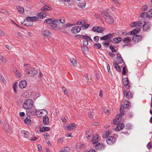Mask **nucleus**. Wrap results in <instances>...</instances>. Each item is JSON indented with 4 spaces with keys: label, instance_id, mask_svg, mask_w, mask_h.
<instances>
[{
    "label": "nucleus",
    "instance_id": "nucleus-10",
    "mask_svg": "<svg viewBox=\"0 0 152 152\" xmlns=\"http://www.w3.org/2000/svg\"><path fill=\"white\" fill-rule=\"evenodd\" d=\"M81 30V27L78 26L73 27L71 29V31L73 33L76 34L79 32Z\"/></svg>",
    "mask_w": 152,
    "mask_h": 152
},
{
    "label": "nucleus",
    "instance_id": "nucleus-31",
    "mask_svg": "<svg viewBox=\"0 0 152 152\" xmlns=\"http://www.w3.org/2000/svg\"><path fill=\"white\" fill-rule=\"evenodd\" d=\"M113 65L114 66V67L116 69L117 71L118 72H120L121 71L120 68L117 63H113Z\"/></svg>",
    "mask_w": 152,
    "mask_h": 152
},
{
    "label": "nucleus",
    "instance_id": "nucleus-5",
    "mask_svg": "<svg viewBox=\"0 0 152 152\" xmlns=\"http://www.w3.org/2000/svg\"><path fill=\"white\" fill-rule=\"evenodd\" d=\"M92 31L97 33H101L104 31V29L100 26H94L92 28Z\"/></svg>",
    "mask_w": 152,
    "mask_h": 152
},
{
    "label": "nucleus",
    "instance_id": "nucleus-52",
    "mask_svg": "<svg viewBox=\"0 0 152 152\" xmlns=\"http://www.w3.org/2000/svg\"><path fill=\"white\" fill-rule=\"evenodd\" d=\"M148 7L147 5H145L142 7V9L143 11H145L147 10Z\"/></svg>",
    "mask_w": 152,
    "mask_h": 152
},
{
    "label": "nucleus",
    "instance_id": "nucleus-16",
    "mask_svg": "<svg viewBox=\"0 0 152 152\" xmlns=\"http://www.w3.org/2000/svg\"><path fill=\"white\" fill-rule=\"evenodd\" d=\"M21 133L22 135L24 138L27 139L29 138V133L28 132L25 130H22L21 131Z\"/></svg>",
    "mask_w": 152,
    "mask_h": 152
},
{
    "label": "nucleus",
    "instance_id": "nucleus-26",
    "mask_svg": "<svg viewBox=\"0 0 152 152\" xmlns=\"http://www.w3.org/2000/svg\"><path fill=\"white\" fill-rule=\"evenodd\" d=\"M43 121L45 124H48L49 123V119L48 117L46 115L45 116V117L43 118Z\"/></svg>",
    "mask_w": 152,
    "mask_h": 152
},
{
    "label": "nucleus",
    "instance_id": "nucleus-18",
    "mask_svg": "<svg viewBox=\"0 0 152 152\" xmlns=\"http://www.w3.org/2000/svg\"><path fill=\"white\" fill-rule=\"evenodd\" d=\"M151 15H150V14H148V12H143L141 13L140 15V16L143 18H148L151 17Z\"/></svg>",
    "mask_w": 152,
    "mask_h": 152
},
{
    "label": "nucleus",
    "instance_id": "nucleus-21",
    "mask_svg": "<svg viewBox=\"0 0 152 152\" xmlns=\"http://www.w3.org/2000/svg\"><path fill=\"white\" fill-rule=\"evenodd\" d=\"M50 128L48 127L43 126L40 128L39 131L41 132H43L45 131H49L50 130Z\"/></svg>",
    "mask_w": 152,
    "mask_h": 152
},
{
    "label": "nucleus",
    "instance_id": "nucleus-8",
    "mask_svg": "<svg viewBox=\"0 0 152 152\" xmlns=\"http://www.w3.org/2000/svg\"><path fill=\"white\" fill-rule=\"evenodd\" d=\"M142 39V37L140 35H135L133 36L132 40L133 41L138 42L140 41Z\"/></svg>",
    "mask_w": 152,
    "mask_h": 152
},
{
    "label": "nucleus",
    "instance_id": "nucleus-27",
    "mask_svg": "<svg viewBox=\"0 0 152 152\" xmlns=\"http://www.w3.org/2000/svg\"><path fill=\"white\" fill-rule=\"evenodd\" d=\"M123 85L124 86H126L129 84V79L127 78L126 77L123 79Z\"/></svg>",
    "mask_w": 152,
    "mask_h": 152
},
{
    "label": "nucleus",
    "instance_id": "nucleus-14",
    "mask_svg": "<svg viewBox=\"0 0 152 152\" xmlns=\"http://www.w3.org/2000/svg\"><path fill=\"white\" fill-rule=\"evenodd\" d=\"M116 59L117 61H116L118 64H121L124 61V60L121 57V54L119 53L117 54Z\"/></svg>",
    "mask_w": 152,
    "mask_h": 152
},
{
    "label": "nucleus",
    "instance_id": "nucleus-11",
    "mask_svg": "<svg viewBox=\"0 0 152 152\" xmlns=\"http://www.w3.org/2000/svg\"><path fill=\"white\" fill-rule=\"evenodd\" d=\"M96 149L101 151L104 149L105 145L102 143H98L95 146Z\"/></svg>",
    "mask_w": 152,
    "mask_h": 152
},
{
    "label": "nucleus",
    "instance_id": "nucleus-30",
    "mask_svg": "<svg viewBox=\"0 0 152 152\" xmlns=\"http://www.w3.org/2000/svg\"><path fill=\"white\" fill-rule=\"evenodd\" d=\"M18 10L21 13H23L24 12V9L23 7L20 6H16Z\"/></svg>",
    "mask_w": 152,
    "mask_h": 152
},
{
    "label": "nucleus",
    "instance_id": "nucleus-13",
    "mask_svg": "<svg viewBox=\"0 0 152 152\" xmlns=\"http://www.w3.org/2000/svg\"><path fill=\"white\" fill-rule=\"evenodd\" d=\"M27 85L26 81L24 80L20 81L19 83V86L21 88H25Z\"/></svg>",
    "mask_w": 152,
    "mask_h": 152
},
{
    "label": "nucleus",
    "instance_id": "nucleus-48",
    "mask_svg": "<svg viewBox=\"0 0 152 152\" xmlns=\"http://www.w3.org/2000/svg\"><path fill=\"white\" fill-rule=\"evenodd\" d=\"M147 148L148 149H150L152 147V146L151 145V143L150 142H149L148 143L147 145Z\"/></svg>",
    "mask_w": 152,
    "mask_h": 152
},
{
    "label": "nucleus",
    "instance_id": "nucleus-62",
    "mask_svg": "<svg viewBox=\"0 0 152 152\" xmlns=\"http://www.w3.org/2000/svg\"><path fill=\"white\" fill-rule=\"evenodd\" d=\"M109 55L110 56H111L112 58H114L115 56V54L111 52H109Z\"/></svg>",
    "mask_w": 152,
    "mask_h": 152
},
{
    "label": "nucleus",
    "instance_id": "nucleus-49",
    "mask_svg": "<svg viewBox=\"0 0 152 152\" xmlns=\"http://www.w3.org/2000/svg\"><path fill=\"white\" fill-rule=\"evenodd\" d=\"M94 40L96 42H97L99 39V37L98 36H96L94 37Z\"/></svg>",
    "mask_w": 152,
    "mask_h": 152
},
{
    "label": "nucleus",
    "instance_id": "nucleus-44",
    "mask_svg": "<svg viewBox=\"0 0 152 152\" xmlns=\"http://www.w3.org/2000/svg\"><path fill=\"white\" fill-rule=\"evenodd\" d=\"M109 47L111 49L113 52H115L116 51V50L114 48V47L112 45H110Z\"/></svg>",
    "mask_w": 152,
    "mask_h": 152
},
{
    "label": "nucleus",
    "instance_id": "nucleus-2",
    "mask_svg": "<svg viewBox=\"0 0 152 152\" xmlns=\"http://www.w3.org/2000/svg\"><path fill=\"white\" fill-rule=\"evenodd\" d=\"M102 16L105 19L106 22L109 23H112L113 22V20L110 14L106 12H102Z\"/></svg>",
    "mask_w": 152,
    "mask_h": 152
},
{
    "label": "nucleus",
    "instance_id": "nucleus-34",
    "mask_svg": "<svg viewBox=\"0 0 152 152\" xmlns=\"http://www.w3.org/2000/svg\"><path fill=\"white\" fill-rule=\"evenodd\" d=\"M50 25L52 27L54 28H56L57 27V25L56 24L54 20H52V22H51Z\"/></svg>",
    "mask_w": 152,
    "mask_h": 152
},
{
    "label": "nucleus",
    "instance_id": "nucleus-58",
    "mask_svg": "<svg viewBox=\"0 0 152 152\" xmlns=\"http://www.w3.org/2000/svg\"><path fill=\"white\" fill-rule=\"evenodd\" d=\"M86 23L84 21H80V25L81 26V27L83 28V27L84 26V25L86 24Z\"/></svg>",
    "mask_w": 152,
    "mask_h": 152
},
{
    "label": "nucleus",
    "instance_id": "nucleus-19",
    "mask_svg": "<svg viewBox=\"0 0 152 152\" xmlns=\"http://www.w3.org/2000/svg\"><path fill=\"white\" fill-rule=\"evenodd\" d=\"M124 127V125L123 124L120 123L118 124L117 127L115 129V130L116 131H118L121 130Z\"/></svg>",
    "mask_w": 152,
    "mask_h": 152
},
{
    "label": "nucleus",
    "instance_id": "nucleus-7",
    "mask_svg": "<svg viewBox=\"0 0 152 152\" xmlns=\"http://www.w3.org/2000/svg\"><path fill=\"white\" fill-rule=\"evenodd\" d=\"M124 94L127 99L132 98L133 95V94L130 91H128L127 90L124 91Z\"/></svg>",
    "mask_w": 152,
    "mask_h": 152
},
{
    "label": "nucleus",
    "instance_id": "nucleus-33",
    "mask_svg": "<svg viewBox=\"0 0 152 152\" xmlns=\"http://www.w3.org/2000/svg\"><path fill=\"white\" fill-rule=\"evenodd\" d=\"M38 15L40 18H43L46 17V15L44 12L39 13Z\"/></svg>",
    "mask_w": 152,
    "mask_h": 152
},
{
    "label": "nucleus",
    "instance_id": "nucleus-47",
    "mask_svg": "<svg viewBox=\"0 0 152 152\" xmlns=\"http://www.w3.org/2000/svg\"><path fill=\"white\" fill-rule=\"evenodd\" d=\"M81 36L82 38L85 39L86 40V41L87 40L88 36L84 35H81Z\"/></svg>",
    "mask_w": 152,
    "mask_h": 152
},
{
    "label": "nucleus",
    "instance_id": "nucleus-46",
    "mask_svg": "<svg viewBox=\"0 0 152 152\" xmlns=\"http://www.w3.org/2000/svg\"><path fill=\"white\" fill-rule=\"evenodd\" d=\"M93 112H90L88 114V116L90 118L92 119L93 118Z\"/></svg>",
    "mask_w": 152,
    "mask_h": 152
},
{
    "label": "nucleus",
    "instance_id": "nucleus-17",
    "mask_svg": "<svg viewBox=\"0 0 152 152\" xmlns=\"http://www.w3.org/2000/svg\"><path fill=\"white\" fill-rule=\"evenodd\" d=\"M142 24V22L140 21L137 22H134L133 23L132 25H131V26L132 27H137V26L141 27Z\"/></svg>",
    "mask_w": 152,
    "mask_h": 152
},
{
    "label": "nucleus",
    "instance_id": "nucleus-42",
    "mask_svg": "<svg viewBox=\"0 0 152 152\" xmlns=\"http://www.w3.org/2000/svg\"><path fill=\"white\" fill-rule=\"evenodd\" d=\"M121 118L120 115L117 118H116L113 121L114 124H116L119 122V118Z\"/></svg>",
    "mask_w": 152,
    "mask_h": 152
},
{
    "label": "nucleus",
    "instance_id": "nucleus-45",
    "mask_svg": "<svg viewBox=\"0 0 152 152\" xmlns=\"http://www.w3.org/2000/svg\"><path fill=\"white\" fill-rule=\"evenodd\" d=\"M126 66H124L122 69V74L123 75H125L126 73Z\"/></svg>",
    "mask_w": 152,
    "mask_h": 152
},
{
    "label": "nucleus",
    "instance_id": "nucleus-24",
    "mask_svg": "<svg viewBox=\"0 0 152 152\" xmlns=\"http://www.w3.org/2000/svg\"><path fill=\"white\" fill-rule=\"evenodd\" d=\"M41 10L42 11H45L47 10H51V8L48 5H45L42 7Z\"/></svg>",
    "mask_w": 152,
    "mask_h": 152
},
{
    "label": "nucleus",
    "instance_id": "nucleus-12",
    "mask_svg": "<svg viewBox=\"0 0 152 152\" xmlns=\"http://www.w3.org/2000/svg\"><path fill=\"white\" fill-rule=\"evenodd\" d=\"M76 126V125L74 123H70L68 126H66L65 128L68 130L74 129Z\"/></svg>",
    "mask_w": 152,
    "mask_h": 152
},
{
    "label": "nucleus",
    "instance_id": "nucleus-35",
    "mask_svg": "<svg viewBox=\"0 0 152 152\" xmlns=\"http://www.w3.org/2000/svg\"><path fill=\"white\" fill-rule=\"evenodd\" d=\"M24 121L27 124H30L31 120L30 119L29 117H27L24 120Z\"/></svg>",
    "mask_w": 152,
    "mask_h": 152
},
{
    "label": "nucleus",
    "instance_id": "nucleus-59",
    "mask_svg": "<svg viewBox=\"0 0 152 152\" xmlns=\"http://www.w3.org/2000/svg\"><path fill=\"white\" fill-rule=\"evenodd\" d=\"M102 44L103 45H106L107 46H108L110 45L109 42H103Z\"/></svg>",
    "mask_w": 152,
    "mask_h": 152
},
{
    "label": "nucleus",
    "instance_id": "nucleus-60",
    "mask_svg": "<svg viewBox=\"0 0 152 152\" xmlns=\"http://www.w3.org/2000/svg\"><path fill=\"white\" fill-rule=\"evenodd\" d=\"M9 128V127L7 126L6 125H5L4 128V130L7 131H10V129Z\"/></svg>",
    "mask_w": 152,
    "mask_h": 152
},
{
    "label": "nucleus",
    "instance_id": "nucleus-37",
    "mask_svg": "<svg viewBox=\"0 0 152 152\" xmlns=\"http://www.w3.org/2000/svg\"><path fill=\"white\" fill-rule=\"evenodd\" d=\"M52 20H51V19H48L44 21V23L45 24H49L50 25L51 22H52Z\"/></svg>",
    "mask_w": 152,
    "mask_h": 152
},
{
    "label": "nucleus",
    "instance_id": "nucleus-20",
    "mask_svg": "<svg viewBox=\"0 0 152 152\" xmlns=\"http://www.w3.org/2000/svg\"><path fill=\"white\" fill-rule=\"evenodd\" d=\"M121 40V38L120 37H118L113 39V42L114 44H118L120 42Z\"/></svg>",
    "mask_w": 152,
    "mask_h": 152
},
{
    "label": "nucleus",
    "instance_id": "nucleus-64",
    "mask_svg": "<svg viewBox=\"0 0 152 152\" xmlns=\"http://www.w3.org/2000/svg\"><path fill=\"white\" fill-rule=\"evenodd\" d=\"M148 14H150V15H151V17H152V9L150 10L148 12Z\"/></svg>",
    "mask_w": 152,
    "mask_h": 152
},
{
    "label": "nucleus",
    "instance_id": "nucleus-50",
    "mask_svg": "<svg viewBox=\"0 0 152 152\" xmlns=\"http://www.w3.org/2000/svg\"><path fill=\"white\" fill-rule=\"evenodd\" d=\"M0 79L1 80V81L4 83H5V80L3 76H1L0 77Z\"/></svg>",
    "mask_w": 152,
    "mask_h": 152
},
{
    "label": "nucleus",
    "instance_id": "nucleus-3",
    "mask_svg": "<svg viewBox=\"0 0 152 152\" xmlns=\"http://www.w3.org/2000/svg\"><path fill=\"white\" fill-rule=\"evenodd\" d=\"M35 114L38 117L46 116L48 114L47 111L45 110L42 109L39 110H36Z\"/></svg>",
    "mask_w": 152,
    "mask_h": 152
},
{
    "label": "nucleus",
    "instance_id": "nucleus-29",
    "mask_svg": "<svg viewBox=\"0 0 152 152\" xmlns=\"http://www.w3.org/2000/svg\"><path fill=\"white\" fill-rule=\"evenodd\" d=\"M131 38L129 37H126L123 39H122L123 42L125 43L131 42Z\"/></svg>",
    "mask_w": 152,
    "mask_h": 152
},
{
    "label": "nucleus",
    "instance_id": "nucleus-41",
    "mask_svg": "<svg viewBox=\"0 0 152 152\" xmlns=\"http://www.w3.org/2000/svg\"><path fill=\"white\" fill-rule=\"evenodd\" d=\"M69 148L68 147H66L63 149L61 150L60 152H69Z\"/></svg>",
    "mask_w": 152,
    "mask_h": 152
},
{
    "label": "nucleus",
    "instance_id": "nucleus-54",
    "mask_svg": "<svg viewBox=\"0 0 152 152\" xmlns=\"http://www.w3.org/2000/svg\"><path fill=\"white\" fill-rule=\"evenodd\" d=\"M110 132L109 131H107V132L105 133V134L104 135L103 137L105 138V137H108L109 135Z\"/></svg>",
    "mask_w": 152,
    "mask_h": 152
},
{
    "label": "nucleus",
    "instance_id": "nucleus-23",
    "mask_svg": "<svg viewBox=\"0 0 152 152\" xmlns=\"http://www.w3.org/2000/svg\"><path fill=\"white\" fill-rule=\"evenodd\" d=\"M140 29L139 28H137L134 29L131 32V34L132 35L135 34L139 32Z\"/></svg>",
    "mask_w": 152,
    "mask_h": 152
},
{
    "label": "nucleus",
    "instance_id": "nucleus-57",
    "mask_svg": "<svg viewBox=\"0 0 152 152\" xmlns=\"http://www.w3.org/2000/svg\"><path fill=\"white\" fill-rule=\"evenodd\" d=\"M6 47L7 48L8 50H11L13 48V47L11 46H9L7 45H6Z\"/></svg>",
    "mask_w": 152,
    "mask_h": 152
},
{
    "label": "nucleus",
    "instance_id": "nucleus-39",
    "mask_svg": "<svg viewBox=\"0 0 152 152\" xmlns=\"http://www.w3.org/2000/svg\"><path fill=\"white\" fill-rule=\"evenodd\" d=\"M71 62L73 66H75L77 64L76 61L74 58H71L70 59Z\"/></svg>",
    "mask_w": 152,
    "mask_h": 152
},
{
    "label": "nucleus",
    "instance_id": "nucleus-63",
    "mask_svg": "<svg viewBox=\"0 0 152 152\" xmlns=\"http://www.w3.org/2000/svg\"><path fill=\"white\" fill-rule=\"evenodd\" d=\"M19 115L20 117H23L25 115V113L24 112H20L19 113Z\"/></svg>",
    "mask_w": 152,
    "mask_h": 152
},
{
    "label": "nucleus",
    "instance_id": "nucleus-6",
    "mask_svg": "<svg viewBox=\"0 0 152 152\" xmlns=\"http://www.w3.org/2000/svg\"><path fill=\"white\" fill-rule=\"evenodd\" d=\"M115 139L113 136L108 137L106 140V142L109 145H111L115 142Z\"/></svg>",
    "mask_w": 152,
    "mask_h": 152
},
{
    "label": "nucleus",
    "instance_id": "nucleus-25",
    "mask_svg": "<svg viewBox=\"0 0 152 152\" xmlns=\"http://www.w3.org/2000/svg\"><path fill=\"white\" fill-rule=\"evenodd\" d=\"M38 18L37 17H27L26 18V20L29 22H32L34 20H36Z\"/></svg>",
    "mask_w": 152,
    "mask_h": 152
},
{
    "label": "nucleus",
    "instance_id": "nucleus-15",
    "mask_svg": "<svg viewBox=\"0 0 152 152\" xmlns=\"http://www.w3.org/2000/svg\"><path fill=\"white\" fill-rule=\"evenodd\" d=\"M28 74L30 75V76H32L37 75V72L34 68H31L30 71L28 72Z\"/></svg>",
    "mask_w": 152,
    "mask_h": 152
},
{
    "label": "nucleus",
    "instance_id": "nucleus-32",
    "mask_svg": "<svg viewBox=\"0 0 152 152\" xmlns=\"http://www.w3.org/2000/svg\"><path fill=\"white\" fill-rule=\"evenodd\" d=\"M42 35L44 36H48L50 34V32L49 30H46L45 31H42Z\"/></svg>",
    "mask_w": 152,
    "mask_h": 152
},
{
    "label": "nucleus",
    "instance_id": "nucleus-4",
    "mask_svg": "<svg viewBox=\"0 0 152 152\" xmlns=\"http://www.w3.org/2000/svg\"><path fill=\"white\" fill-rule=\"evenodd\" d=\"M143 20V21L142 20V26L141 27H142L143 28V30L144 31H147L150 29V25L148 24V23H146V21L145 19H144Z\"/></svg>",
    "mask_w": 152,
    "mask_h": 152
},
{
    "label": "nucleus",
    "instance_id": "nucleus-1",
    "mask_svg": "<svg viewBox=\"0 0 152 152\" xmlns=\"http://www.w3.org/2000/svg\"><path fill=\"white\" fill-rule=\"evenodd\" d=\"M33 105V101L31 99H29L24 102L23 107V108L25 110H29L32 107Z\"/></svg>",
    "mask_w": 152,
    "mask_h": 152
},
{
    "label": "nucleus",
    "instance_id": "nucleus-56",
    "mask_svg": "<svg viewBox=\"0 0 152 152\" xmlns=\"http://www.w3.org/2000/svg\"><path fill=\"white\" fill-rule=\"evenodd\" d=\"M0 59L3 62H5L6 60L4 58L3 56H0Z\"/></svg>",
    "mask_w": 152,
    "mask_h": 152
},
{
    "label": "nucleus",
    "instance_id": "nucleus-55",
    "mask_svg": "<svg viewBox=\"0 0 152 152\" xmlns=\"http://www.w3.org/2000/svg\"><path fill=\"white\" fill-rule=\"evenodd\" d=\"M15 74L18 77H20V74L19 72L17 71L15 72Z\"/></svg>",
    "mask_w": 152,
    "mask_h": 152
},
{
    "label": "nucleus",
    "instance_id": "nucleus-40",
    "mask_svg": "<svg viewBox=\"0 0 152 152\" xmlns=\"http://www.w3.org/2000/svg\"><path fill=\"white\" fill-rule=\"evenodd\" d=\"M94 46L95 48H96L97 49H99L101 47V45L99 43H95L94 45Z\"/></svg>",
    "mask_w": 152,
    "mask_h": 152
},
{
    "label": "nucleus",
    "instance_id": "nucleus-51",
    "mask_svg": "<svg viewBox=\"0 0 152 152\" xmlns=\"http://www.w3.org/2000/svg\"><path fill=\"white\" fill-rule=\"evenodd\" d=\"M90 26L89 24L86 23L84 25V26L83 27L84 29H86L88 28Z\"/></svg>",
    "mask_w": 152,
    "mask_h": 152
},
{
    "label": "nucleus",
    "instance_id": "nucleus-22",
    "mask_svg": "<svg viewBox=\"0 0 152 152\" xmlns=\"http://www.w3.org/2000/svg\"><path fill=\"white\" fill-rule=\"evenodd\" d=\"M99 141L98 136L97 134H95V136L93 137L92 139V142L93 144L98 142Z\"/></svg>",
    "mask_w": 152,
    "mask_h": 152
},
{
    "label": "nucleus",
    "instance_id": "nucleus-43",
    "mask_svg": "<svg viewBox=\"0 0 152 152\" xmlns=\"http://www.w3.org/2000/svg\"><path fill=\"white\" fill-rule=\"evenodd\" d=\"M129 102L127 100H126L125 101L124 105L125 107L127 108L129 106Z\"/></svg>",
    "mask_w": 152,
    "mask_h": 152
},
{
    "label": "nucleus",
    "instance_id": "nucleus-61",
    "mask_svg": "<svg viewBox=\"0 0 152 152\" xmlns=\"http://www.w3.org/2000/svg\"><path fill=\"white\" fill-rule=\"evenodd\" d=\"M103 111L106 114H108L109 110L108 109L105 108H104Z\"/></svg>",
    "mask_w": 152,
    "mask_h": 152
},
{
    "label": "nucleus",
    "instance_id": "nucleus-9",
    "mask_svg": "<svg viewBox=\"0 0 152 152\" xmlns=\"http://www.w3.org/2000/svg\"><path fill=\"white\" fill-rule=\"evenodd\" d=\"M114 34V33L108 34L100 38V39L101 40H105L107 39H109L110 38L113 37Z\"/></svg>",
    "mask_w": 152,
    "mask_h": 152
},
{
    "label": "nucleus",
    "instance_id": "nucleus-36",
    "mask_svg": "<svg viewBox=\"0 0 152 152\" xmlns=\"http://www.w3.org/2000/svg\"><path fill=\"white\" fill-rule=\"evenodd\" d=\"M125 107L123 105H121L120 109V113L122 114V115H123L124 114V111H123V110L124 109Z\"/></svg>",
    "mask_w": 152,
    "mask_h": 152
},
{
    "label": "nucleus",
    "instance_id": "nucleus-28",
    "mask_svg": "<svg viewBox=\"0 0 152 152\" xmlns=\"http://www.w3.org/2000/svg\"><path fill=\"white\" fill-rule=\"evenodd\" d=\"M81 49L82 51L84 53H86L88 52V48L87 46H82Z\"/></svg>",
    "mask_w": 152,
    "mask_h": 152
},
{
    "label": "nucleus",
    "instance_id": "nucleus-38",
    "mask_svg": "<svg viewBox=\"0 0 152 152\" xmlns=\"http://www.w3.org/2000/svg\"><path fill=\"white\" fill-rule=\"evenodd\" d=\"M86 4L85 2L80 3L79 4L78 6L80 8H83L85 7Z\"/></svg>",
    "mask_w": 152,
    "mask_h": 152
},
{
    "label": "nucleus",
    "instance_id": "nucleus-53",
    "mask_svg": "<svg viewBox=\"0 0 152 152\" xmlns=\"http://www.w3.org/2000/svg\"><path fill=\"white\" fill-rule=\"evenodd\" d=\"M83 46H87L88 44V42L87 41L84 40L83 41Z\"/></svg>",
    "mask_w": 152,
    "mask_h": 152
}]
</instances>
